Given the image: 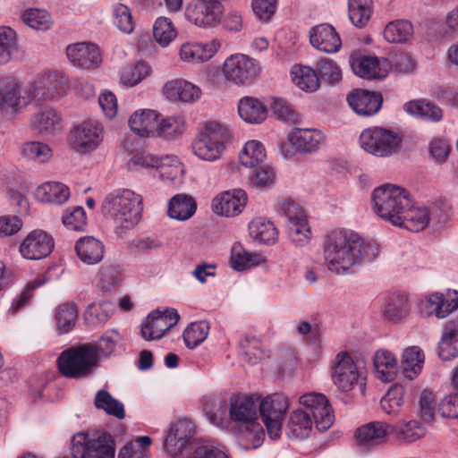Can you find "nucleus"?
<instances>
[{
	"label": "nucleus",
	"mask_w": 458,
	"mask_h": 458,
	"mask_svg": "<svg viewBox=\"0 0 458 458\" xmlns=\"http://www.w3.org/2000/svg\"><path fill=\"white\" fill-rule=\"evenodd\" d=\"M377 249L365 242L358 233L345 229L331 232L324 243V256L328 269L336 275H344L361 261H371Z\"/></svg>",
	"instance_id": "1"
},
{
	"label": "nucleus",
	"mask_w": 458,
	"mask_h": 458,
	"mask_svg": "<svg viewBox=\"0 0 458 458\" xmlns=\"http://www.w3.org/2000/svg\"><path fill=\"white\" fill-rule=\"evenodd\" d=\"M116 341L110 335H103L95 344H83L64 351L57 359L60 373L68 378H85L98 367L101 356L110 355Z\"/></svg>",
	"instance_id": "2"
},
{
	"label": "nucleus",
	"mask_w": 458,
	"mask_h": 458,
	"mask_svg": "<svg viewBox=\"0 0 458 458\" xmlns=\"http://www.w3.org/2000/svg\"><path fill=\"white\" fill-rule=\"evenodd\" d=\"M300 403L304 409H297L291 413L289 427L292 429H312L313 422L317 429H329L333 426L335 414L324 394H303Z\"/></svg>",
	"instance_id": "3"
},
{
	"label": "nucleus",
	"mask_w": 458,
	"mask_h": 458,
	"mask_svg": "<svg viewBox=\"0 0 458 458\" xmlns=\"http://www.w3.org/2000/svg\"><path fill=\"white\" fill-rule=\"evenodd\" d=\"M142 209L141 197L130 190L108 194L101 206L105 216L124 228H131L140 222Z\"/></svg>",
	"instance_id": "4"
},
{
	"label": "nucleus",
	"mask_w": 458,
	"mask_h": 458,
	"mask_svg": "<svg viewBox=\"0 0 458 458\" xmlns=\"http://www.w3.org/2000/svg\"><path fill=\"white\" fill-rule=\"evenodd\" d=\"M195 431H166L163 446L167 454L176 457L192 451L189 458H229L226 453L195 436Z\"/></svg>",
	"instance_id": "5"
},
{
	"label": "nucleus",
	"mask_w": 458,
	"mask_h": 458,
	"mask_svg": "<svg viewBox=\"0 0 458 458\" xmlns=\"http://www.w3.org/2000/svg\"><path fill=\"white\" fill-rule=\"evenodd\" d=\"M375 212L394 225H401V216L411 206L408 191L394 184H384L372 192Z\"/></svg>",
	"instance_id": "6"
},
{
	"label": "nucleus",
	"mask_w": 458,
	"mask_h": 458,
	"mask_svg": "<svg viewBox=\"0 0 458 458\" xmlns=\"http://www.w3.org/2000/svg\"><path fill=\"white\" fill-rule=\"evenodd\" d=\"M71 454L72 458H114L115 440L108 431H78Z\"/></svg>",
	"instance_id": "7"
},
{
	"label": "nucleus",
	"mask_w": 458,
	"mask_h": 458,
	"mask_svg": "<svg viewBox=\"0 0 458 458\" xmlns=\"http://www.w3.org/2000/svg\"><path fill=\"white\" fill-rule=\"evenodd\" d=\"M229 140L230 132L225 126L216 122H207L192 141V151L203 160L214 161L219 158Z\"/></svg>",
	"instance_id": "8"
},
{
	"label": "nucleus",
	"mask_w": 458,
	"mask_h": 458,
	"mask_svg": "<svg viewBox=\"0 0 458 458\" xmlns=\"http://www.w3.org/2000/svg\"><path fill=\"white\" fill-rule=\"evenodd\" d=\"M360 142L367 152L383 157L392 156L399 151L402 138L392 130L373 127L361 132Z\"/></svg>",
	"instance_id": "9"
},
{
	"label": "nucleus",
	"mask_w": 458,
	"mask_h": 458,
	"mask_svg": "<svg viewBox=\"0 0 458 458\" xmlns=\"http://www.w3.org/2000/svg\"><path fill=\"white\" fill-rule=\"evenodd\" d=\"M104 139V127L96 120L83 121L71 130V148L79 154H90L96 150Z\"/></svg>",
	"instance_id": "10"
},
{
	"label": "nucleus",
	"mask_w": 458,
	"mask_h": 458,
	"mask_svg": "<svg viewBox=\"0 0 458 458\" xmlns=\"http://www.w3.org/2000/svg\"><path fill=\"white\" fill-rule=\"evenodd\" d=\"M277 212L285 217L287 234L291 241L297 245L308 242L310 229L303 208L292 199H285L278 203Z\"/></svg>",
	"instance_id": "11"
},
{
	"label": "nucleus",
	"mask_w": 458,
	"mask_h": 458,
	"mask_svg": "<svg viewBox=\"0 0 458 458\" xmlns=\"http://www.w3.org/2000/svg\"><path fill=\"white\" fill-rule=\"evenodd\" d=\"M332 379L343 392H349L358 386L361 394L365 392V377L347 352L338 353L335 358Z\"/></svg>",
	"instance_id": "12"
},
{
	"label": "nucleus",
	"mask_w": 458,
	"mask_h": 458,
	"mask_svg": "<svg viewBox=\"0 0 458 458\" xmlns=\"http://www.w3.org/2000/svg\"><path fill=\"white\" fill-rule=\"evenodd\" d=\"M261 398L259 394L235 393L230 397L229 419L232 422L245 427L260 426L257 403Z\"/></svg>",
	"instance_id": "13"
},
{
	"label": "nucleus",
	"mask_w": 458,
	"mask_h": 458,
	"mask_svg": "<svg viewBox=\"0 0 458 458\" xmlns=\"http://www.w3.org/2000/svg\"><path fill=\"white\" fill-rule=\"evenodd\" d=\"M258 414L266 429H281L286 412L289 409V400L281 393H274L259 399Z\"/></svg>",
	"instance_id": "14"
},
{
	"label": "nucleus",
	"mask_w": 458,
	"mask_h": 458,
	"mask_svg": "<svg viewBox=\"0 0 458 458\" xmlns=\"http://www.w3.org/2000/svg\"><path fill=\"white\" fill-rule=\"evenodd\" d=\"M223 72L227 81L237 85H243L258 76L259 65L248 55L236 54L225 59Z\"/></svg>",
	"instance_id": "15"
},
{
	"label": "nucleus",
	"mask_w": 458,
	"mask_h": 458,
	"mask_svg": "<svg viewBox=\"0 0 458 458\" xmlns=\"http://www.w3.org/2000/svg\"><path fill=\"white\" fill-rule=\"evenodd\" d=\"M180 318L176 310H158L148 314L141 325L140 335L147 341L161 338L165 332L175 326Z\"/></svg>",
	"instance_id": "16"
},
{
	"label": "nucleus",
	"mask_w": 458,
	"mask_h": 458,
	"mask_svg": "<svg viewBox=\"0 0 458 458\" xmlns=\"http://www.w3.org/2000/svg\"><path fill=\"white\" fill-rule=\"evenodd\" d=\"M423 437L422 431H355L353 436L356 443L365 449L382 444L387 438L399 444H410Z\"/></svg>",
	"instance_id": "17"
},
{
	"label": "nucleus",
	"mask_w": 458,
	"mask_h": 458,
	"mask_svg": "<svg viewBox=\"0 0 458 458\" xmlns=\"http://www.w3.org/2000/svg\"><path fill=\"white\" fill-rule=\"evenodd\" d=\"M223 6L219 1L194 0L186 8L187 19L199 27H214L219 23Z\"/></svg>",
	"instance_id": "18"
},
{
	"label": "nucleus",
	"mask_w": 458,
	"mask_h": 458,
	"mask_svg": "<svg viewBox=\"0 0 458 458\" xmlns=\"http://www.w3.org/2000/svg\"><path fill=\"white\" fill-rule=\"evenodd\" d=\"M54 239L47 232L39 229L31 231L19 247L21 255L29 260H38L47 257L54 249Z\"/></svg>",
	"instance_id": "19"
},
{
	"label": "nucleus",
	"mask_w": 458,
	"mask_h": 458,
	"mask_svg": "<svg viewBox=\"0 0 458 458\" xmlns=\"http://www.w3.org/2000/svg\"><path fill=\"white\" fill-rule=\"evenodd\" d=\"M66 55L70 63L82 70H94L102 62L99 48L92 43L79 42L67 46Z\"/></svg>",
	"instance_id": "20"
},
{
	"label": "nucleus",
	"mask_w": 458,
	"mask_h": 458,
	"mask_svg": "<svg viewBox=\"0 0 458 458\" xmlns=\"http://www.w3.org/2000/svg\"><path fill=\"white\" fill-rule=\"evenodd\" d=\"M28 103L21 96V86L13 77L0 76V111L3 114H13Z\"/></svg>",
	"instance_id": "21"
},
{
	"label": "nucleus",
	"mask_w": 458,
	"mask_h": 458,
	"mask_svg": "<svg viewBox=\"0 0 458 458\" xmlns=\"http://www.w3.org/2000/svg\"><path fill=\"white\" fill-rule=\"evenodd\" d=\"M247 195L241 189L226 191L212 201L213 211L225 216H236L242 212L247 203Z\"/></svg>",
	"instance_id": "22"
},
{
	"label": "nucleus",
	"mask_w": 458,
	"mask_h": 458,
	"mask_svg": "<svg viewBox=\"0 0 458 458\" xmlns=\"http://www.w3.org/2000/svg\"><path fill=\"white\" fill-rule=\"evenodd\" d=\"M347 101L358 115L371 116L380 110L383 97L380 93L354 89L347 96Z\"/></svg>",
	"instance_id": "23"
},
{
	"label": "nucleus",
	"mask_w": 458,
	"mask_h": 458,
	"mask_svg": "<svg viewBox=\"0 0 458 458\" xmlns=\"http://www.w3.org/2000/svg\"><path fill=\"white\" fill-rule=\"evenodd\" d=\"M310 42L315 48L325 53H335L342 46L340 37L335 28L327 23L311 28Z\"/></svg>",
	"instance_id": "24"
},
{
	"label": "nucleus",
	"mask_w": 458,
	"mask_h": 458,
	"mask_svg": "<svg viewBox=\"0 0 458 458\" xmlns=\"http://www.w3.org/2000/svg\"><path fill=\"white\" fill-rule=\"evenodd\" d=\"M288 140L298 152L311 154L324 144L325 137L320 131L315 129L294 128L289 133Z\"/></svg>",
	"instance_id": "25"
},
{
	"label": "nucleus",
	"mask_w": 458,
	"mask_h": 458,
	"mask_svg": "<svg viewBox=\"0 0 458 458\" xmlns=\"http://www.w3.org/2000/svg\"><path fill=\"white\" fill-rule=\"evenodd\" d=\"M31 128L42 136L53 135L62 130L61 117L49 106H45L31 118Z\"/></svg>",
	"instance_id": "26"
},
{
	"label": "nucleus",
	"mask_w": 458,
	"mask_h": 458,
	"mask_svg": "<svg viewBox=\"0 0 458 458\" xmlns=\"http://www.w3.org/2000/svg\"><path fill=\"white\" fill-rule=\"evenodd\" d=\"M200 93L199 88L182 79L170 81L164 87V94L172 101L194 102L199 98Z\"/></svg>",
	"instance_id": "27"
},
{
	"label": "nucleus",
	"mask_w": 458,
	"mask_h": 458,
	"mask_svg": "<svg viewBox=\"0 0 458 458\" xmlns=\"http://www.w3.org/2000/svg\"><path fill=\"white\" fill-rule=\"evenodd\" d=\"M351 67L359 77L366 80H378L387 75V67L383 66L377 56L364 55L352 59Z\"/></svg>",
	"instance_id": "28"
},
{
	"label": "nucleus",
	"mask_w": 458,
	"mask_h": 458,
	"mask_svg": "<svg viewBox=\"0 0 458 458\" xmlns=\"http://www.w3.org/2000/svg\"><path fill=\"white\" fill-rule=\"evenodd\" d=\"M438 347V356L443 360L458 357V316L445 325Z\"/></svg>",
	"instance_id": "29"
},
{
	"label": "nucleus",
	"mask_w": 458,
	"mask_h": 458,
	"mask_svg": "<svg viewBox=\"0 0 458 458\" xmlns=\"http://www.w3.org/2000/svg\"><path fill=\"white\" fill-rule=\"evenodd\" d=\"M158 114L154 110L145 109L136 111L129 119V125L134 132L142 137L155 136Z\"/></svg>",
	"instance_id": "30"
},
{
	"label": "nucleus",
	"mask_w": 458,
	"mask_h": 458,
	"mask_svg": "<svg viewBox=\"0 0 458 458\" xmlns=\"http://www.w3.org/2000/svg\"><path fill=\"white\" fill-rule=\"evenodd\" d=\"M219 47L220 43L216 39L209 44L185 43L181 47L180 56L187 62H205L215 55Z\"/></svg>",
	"instance_id": "31"
},
{
	"label": "nucleus",
	"mask_w": 458,
	"mask_h": 458,
	"mask_svg": "<svg viewBox=\"0 0 458 458\" xmlns=\"http://www.w3.org/2000/svg\"><path fill=\"white\" fill-rule=\"evenodd\" d=\"M79 259L87 265L100 262L104 257V245L92 236L81 238L75 244Z\"/></svg>",
	"instance_id": "32"
},
{
	"label": "nucleus",
	"mask_w": 458,
	"mask_h": 458,
	"mask_svg": "<svg viewBox=\"0 0 458 458\" xmlns=\"http://www.w3.org/2000/svg\"><path fill=\"white\" fill-rule=\"evenodd\" d=\"M65 89V83L57 73L42 76L34 86V98L53 99L59 97Z\"/></svg>",
	"instance_id": "33"
},
{
	"label": "nucleus",
	"mask_w": 458,
	"mask_h": 458,
	"mask_svg": "<svg viewBox=\"0 0 458 458\" xmlns=\"http://www.w3.org/2000/svg\"><path fill=\"white\" fill-rule=\"evenodd\" d=\"M238 113L249 123H260L267 118V108L261 100L244 97L239 101Z\"/></svg>",
	"instance_id": "34"
},
{
	"label": "nucleus",
	"mask_w": 458,
	"mask_h": 458,
	"mask_svg": "<svg viewBox=\"0 0 458 458\" xmlns=\"http://www.w3.org/2000/svg\"><path fill=\"white\" fill-rule=\"evenodd\" d=\"M454 293L455 297L450 302L445 301L442 293H435L430 294L424 303L425 307L428 309V310L425 311V315L428 317L435 314L437 318H446L458 308V292L454 291ZM421 312L424 313V310H421Z\"/></svg>",
	"instance_id": "35"
},
{
	"label": "nucleus",
	"mask_w": 458,
	"mask_h": 458,
	"mask_svg": "<svg viewBox=\"0 0 458 458\" xmlns=\"http://www.w3.org/2000/svg\"><path fill=\"white\" fill-rule=\"evenodd\" d=\"M35 196L41 202L61 205L69 199L70 191L62 182H48L37 188Z\"/></svg>",
	"instance_id": "36"
},
{
	"label": "nucleus",
	"mask_w": 458,
	"mask_h": 458,
	"mask_svg": "<svg viewBox=\"0 0 458 458\" xmlns=\"http://www.w3.org/2000/svg\"><path fill=\"white\" fill-rule=\"evenodd\" d=\"M374 366L377 377L385 382H391L395 378L397 361L392 352L380 350L374 355Z\"/></svg>",
	"instance_id": "37"
},
{
	"label": "nucleus",
	"mask_w": 458,
	"mask_h": 458,
	"mask_svg": "<svg viewBox=\"0 0 458 458\" xmlns=\"http://www.w3.org/2000/svg\"><path fill=\"white\" fill-rule=\"evenodd\" d=\"M403 108L408 114L413 116L431 122H439L443 118L441 108L425 99L411 100L404 105Z\"/></svg>",
	"instance_id": "38"
},
{
	"label": "nucleus",
	"mask_w": 458,
	"mask_h": 458,
	"mask_svg": "<svg viewBox=\"0 0 458 458\" xmlns=\"http://www.w3.org/2000/svg\"><path fill=\"white\" fill-rule=\"evenodd\" d=\"M430 210L427 208H412L411 205L405 208L401 216V225L410 231L420 232L428 224L430 219Z\"/></svg>",
	"instance_id": "39"
},
{
	"label": "nucleus",
	"mask_w": 458,
	"mask_h": 458,
	"mask_svg": "<svg viewBox=\"0 0 458 458\" xmlns=\"http://www.w3.org/2000/svg\"><path fill=\"white\" fill-rule=\"evenodd\" d=\"M424 363V354L417 346L405 349L402 354L401 369L405 377L413 379L420 372Z\"/></svg>",
	"instance_id": "40"
},
{
	"label": "nucleus",
	"mask_w": 458,
	"mask_h": 458,
	"mask_svg": "<svg viewBox=\"0 0 458 458\" xmlns=\"http://www.w3.org/2000/svg\"><path fill=\"white\" fill-rule=\"evenodd\" d=\"M196 211L194 199L185 194H177L169 201L167 214L180 221L189 219Z\"/></svg>",
	"instance_id": "41"
},
{
	"label": "nucleus",
	"mask_w": 458,
	"mask_h": 458,
	"mask_svg": "<svg viewBox=\"0 0 458 458\" xmlns=\"http://www.w3.org/2000/svg\"><path fill=\"white\" fill-rule=\"evenodd\" d=\"M291 74L294 84L304 91L314 92L319 88L318 74L310 67L294 66Z\"/></svg>",
	"instance_id": "42"
},
{
	"label": "nucleus",
	"mask_w": 458,
	"mask_h": 458,
	"mask_svg": "<svg viewBox=\"0 0 458 458\" xmlns=\"http://www.w3.org/2000/svg\"><path fill=\"white\" fill-rule=\"evenodd\" d=\"M372 0H348V14L352 23L363 28L372 13Z\"/></svg>",
	"instance_id": "43"
},
{
	"label": "nucleus",
	"mask_w": 458,
	"mask_h": 458,
	"mask_svg": "<svg viewBox=\"0 0 458 458\" xmlns=\"http://www.w3.org/2000/svg\"><path fill=\"white\" fill-rule=\"evenodd\" d=\"M250 237L261 243H274L277 239V230L269 221L255 219L249 225Z\"/></svg>",
	"instance_id": "44"
},
{
	"label": "nucleus",
	"mask_w": 458,
	"mask_h": 458,
	"mask_svg": "<svg viewBox=\"0 0 458 458\" xmlns=\"http://www.w3.org/2000/svg\"><path fill=\"white\" fill-rule=\"evenodd\" d=\"M152 439L148 436L136 437L127 443L118 454V458H149Z\"/></svg>",
	"instance_id": "45"
},
{
	"label": "nucleus",
	"mask_w": 458,
	"mask_h": 458,
	"mask_svg": "<svg viewBox=\"0 0 458 458\" xmlns=\"http://www.w3.org/2000/svg\"><path fill=\"white\" fill-rule=\"evenodd\" d=\"M77 318L78 310L74 302H64L56 308L55 321L58 329L63 333H68L73 328Z\"/></svg>",
	"instance_id": "46"
},
{
	"label": "nucleus",
	"mask_w": 458,
	"mask_h": 458,
	"mask_svg": "<svg viewBox=\"0 0 458 458\" xmlns=\"http://www.w3.org/2000/svg\"><path fill=\"white\" fill-rule=\"evenodd\" d=\"M94 404L97 409L104 410L107 414L114 416L119 420L123 419L125 416L123 404L106 390L97 392Z\"/></svg>",
	"instance_id": "47"
},
{
	"label": "nucleus",
	"mask_w": 458,
	"mask_h": 458,
	"mask_svg": "<svg viewBox=\"0 0 458 458\" xmlns=\"http://www.w3.org/2000/svg\"><path fill=\"white\" fill-rule=\"evenodd\" d=\"M413 33V28L408 21H394L389 22L384 30L385 38L390 43L407 41Z\"/></svg>",
	"instance_id": "48"
},
{
	"label": "nucleus",
	"mask_w": 458,
	"mask_h": 458,
	"mask_svg": "<svg viewBox=\"0 0 458 458\" xmlns=\"http://www.w3.org/2000/svg\"><path fill=\"white\" fill-rule=\"evenodd\" d=\"M239 158L242 165L255 167L264 162L266 158L265 148L259 141H248L240 153Z\"/></svg>",
	"instance_id": "49"
},
{
	"label": "nucleus",
	"mask_w": 458,
	"mask_h": 458,
	"mask_svg": "<svg viewBox=\"0 0 458 458\" xmlns=\"http://www.w3.org/2000/svg\"><path fill=\"white\" fill-rule=\"evenodd\" d=\"M409 309L407 295L396 293L389 297L385 307L384 316L389 320H398L408 314Z\"/></svg>",
	"instance_id": "50"
},
{
	"label": "nucleus",
	"mask_w": 458,
	"mask_h": 458,
	"mask_svg": "<svg viewBox=\"0 0 458 458\" xmlns=\"http://www.w3.org/2000/svg\"><path fill=\"white\" fill-rule=\"evenodd\" d=\"M127 167L132 172L141 168H160V175L162 177L167 174V173L164 171L165 167L162 160L156 156L145 152H139L133 155L127 162Z\"/></svg>",
	"instance_id": "51"
},
{
	"label": "nucleus",
	"mask_w": 458,
	"mask_h": 458,
	"mask_svg": "<svg viewBox=\"0 0 458 458\" xmlns=\"http://www.w3.org/2000/svg\"><path fill=\"white\" fill-rule=\"evenodd\" d=\"M184 120L181 117L171 116L158 120L156 135L166 140H173L182 134Z\"/></svg>",
	"instance_id": "52"
},
{
	"label": "nucleus",
	"mask_w": 458,
	"mask_h": 458,
	"mask_svg": "<svg viewBox=\"0 0 458 458\" xmlns=\"http://www.w3.org/2000/svg\"><path fill=\"white\" fill-rule=\"evenodd\" d=\"M209 324L207 321L191 323L183 332V340L186 346L193 349L201 344L208 336Z\"/></svg>",
	"instance_id": "53"
},
{
	"label": "nucleus",
	"mask_w": 458,
	"mask_h": 458,
	"mask_svg": "<svg viewBox=\"0 0 458 458\" xmlns=\"http://www.w3.org/2000/svg\"><path fill=\"white\" fill-rule=\"evenodd\" d=\"M177 32L169 18L159 17L153 26V36L162 47H166L175 38Z\"/></svg>",
	"instance_id": "54"
},
{
	"label": "nucleus",
	"mask_w": 458,
	"mask_h": 458,
	"mask_svg": "<svg viewBox=\"0 0 458 458\" xmlns=\"http://www.w3.org/2000/svg\"><path fill=\"white\" fill-rule=\"evenodd\" d=\"M22 21L38 30H47L52 25V20L46 10L28 9L21 15Z\"/></svg>",
	"instance_id": "55"
},
{
	"label": "nucleus",
	"mask_w": 458,
	"mask_h": 458,
	"mask_svg": "<svg viewBox=\"0 0 458 458\" xmlns=\"http://www.w3.org/2000/svg\"><path fill=\"white\" fill-rule=\"evenodd\" d=\"M150 72V67L143 63H137L132 67L124 68L121 74V82L128 87H133L145 79Z\"/></svg>",
	"instance_id": "56"
},
{
	"label": "nucleus",
	"mask_w": 458,
	"mask_h": 458,
	"mask_svg": "<svg viewBox=\"0 0 458 458\" xmlns=\"http://www.w3.org/2000/svg\"><path fill=\"white\" fill-rule=\"evenodd\" d=\"M112 310V305L106 301L99 304L91 303L85 310V319L93 325H101L106 323Z\"/></svg>",
	"instance_id": "57"
},
{
	"label": "nucleus",
	"mask_w": 458,
	"mask_h": 458,
	"mask_svg": "<svg viewBox=\"0 0 458 458\" xmlns=\"http://www.w3.org/2000/svg\"><path fill=\"white\" fill-rule=\"evenodd\" d=\"M21 153L23 157L38 162L48 160L52 155L50 148L47 144L38 141L24 143L21 148Z\"/></svg>",
	"instance_id": "58"
},
{
	"label": "nucleus",
	"mask_w": 458,
	"mask_h": 458,
	"mask_svg": "<svg viewBox=\"0 0 458 458\" xmlns=\"http://www.w3.org/2000/svg\"><path fill=\"white\" fill-rule=\"evenodd\" d=\"M231 259L233 268L243 270L250 266L259 264V256L245 251L240 244H234L232 248Z\"/></svg>",
	"instance_id": "59"
},
{
	"label": "nucleus",
	"mask_w": 458,
	"mask_h": 458,
	"mask_svg": "<svg viewBox=\"0 0 458 458\" xmlns=\"http://www.w3.org/2000/svg\"><path fill=\"white\" fill-rule=\"evenodd\" d=\"M271 110L277 120L288 123H295L298 121V114L284 99L275 98L271 104Z\"/></svg>",
	"instance_id": "60"
},
{
	"label": "nucleus",
	"mask_w": 458,
	"mask_h": 458,
	"mask_svg": "<svg viewBox=\"0 0 458 458\" xmlns=\"http://www.w3.org/2000/svg\"><path fill=\"white\" fill-rule=\"evenodd\" d=\"M238 445L244 450L257 449L264 442L265 431H234Z\"/></svg>",
	"instance_id": "61"
},
{
	"label": "nucleus",
	"mask_w": 458,
	"mask_h": 458,
	"mask_svg": "<svg viewBox=\"0 0 458 458\" xmlns=\"http://www.w3.org/2000/svg\"><path fill=\"white\" fill-rule=\"evenodd\" d=\"M114 23L124 32L131 33L134 29V21L130 9L123 4H117L114 8Z\"/></svg>",
	"instance_id": "62"
},
{
	"label": "nucleus",
	"mask_w": 458,
	"mask_h": 458,
	"mask_svg": "<svg viewBox=\"0 0 458 458\" xmlns=\"http://www.w3.org/2000/svg\"><path fill=\"white\" fill-rule=\"evenodd\" d=\"M436 399L432 392L424 390L420 398L419 416L420 420L428 423L435 419Z\"/></svg>",
	"instance_id": "63"
},
{
	"label": "nucleus",
	"mask_w": 458,
	"mask_h": 458,
	"mask_svg": "<svg viewBox=\"0 0 458 458\" xmlns=\"http://www.w3.org/2000/svg\"><path fill=\"white\" fill-rule=\"evenodd\" d=\"M319 79H325L329 83L337 82L341 80V71L336 64L327 58L319 61L317 66Z\"/></svg>",
	"instance_id": "64"
}]
</instances>
